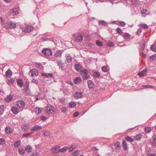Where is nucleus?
I'll return each mask as SVG.
<instances>
[{
  "label": "nucleus",
  "instance_id": "obj_1",
  "mask_svg": "<svg viewBox=\"0 0 156 156\" xmlns=\"http://www.w3.org/2000/svg\"><path fill=\"white\" fill-rule=\"evenodd\" d=\"M88 71L86 69H83L81 71L80 73L81 74L82 78L83 80H86L90 78V76L88 75Z\"/></svg>",
  "mask_w": 156,
  "mask_h": 156
},
{
  "label": "nucleus",
  "instance_id": "obj_2",
  "mask_svg": "<svg viewBox=\"0 0 156 156\" xmlns=\"http://www.w3.org/2000/svg\"><path fill=\"white\" fill-rule=\"evenodd\" d=\"M41 52L42 54L46 56H49L52 54V51L51 49L48 48H44Z\"/></svg>",
  "mask_w": 156,
  "mask_h": 156
},
{
  "label": "nucleus",
  "instance_id": "obj_3",
  "mask_svg": "<svg viewBox=\"0 0 156 156\" xmlns=\"http://www.w3.org/2000/svg\"><path fill=\"white\" fill-rule=\"evenodd\" d=\"M16 105L19 107V108H24L25 105L26 104L24 101L21 100H18L16 102Z\"/></svg>",
  "mask_w": 156,
  "mask_h": 156
},
{
  "label": "nucleus",
  "instance_id": "obj_4",
  "mask_svg": "<svg viewBox=\"0 0 156 156\" xmlns=\"http://www.w3.org/2000/svg\"><path fill=\"white\" fill-rule=\"evenodd\" d=\"M33 27L31 26H28L22 28V30L23 32L29 33L32 31Z\"/></svg>",
  "mask_w": 156,
  "mask_h": 156
},
{
  "label": "nucleus",
  "instance_id": "obj_5",
  "mask_svg": "<svg viewBox=\"0 0 156 156\" xmlns=\"http://www.w3.org/2000/svg\"><path fill=\"white\" fill-rule=\"evenodd\" d=\"M29 87V83L27 82H25V84L24 86V90L26 94L25 95L26 96L30 95V92L28 89Z\"/></svg>",
  "mask_w": 156,
  "mask_h": 156
},
{
  "label": "nucleus",
  "instance_id": "obj_6",
  "mask_svg": "<svg viewBox=\"0 0 156 156\" xmlns=\"http://www.w3.org/2000/svg\"><path fill=\"white\" fill-rule=\"evenodd\" d=\"M29 74L31 75V76L32 77L37 76L38 75V72L35 69H31L30 70Z\"/></svg>",
  "mask_w": 156,
  "mask_h": 156
},
{
  "label": "nucleus",
  "instance_id": "obj_7",
  "mask_svg": "<svg viewBox=\"0 0 156 156\" xmlns=\"http://www.w3.org/2000/svg\"><path fill=\"white\" fill-rule=\"evenodd\" d=\"M59 147L58 146H57L51 149V152L54 154L58 153L60 152Z\"/></svg>",
  "mask_w": 156,
  "mask_h": 156
},
{
  "label": "nucleus",
  "instance_id": "obj_8",
  "mask_svg": "<svg viewBox=\"0 0 156 156\" xmlns=\"http://www.w3.org/2000/svg\"><path fill=\"white\" fill-rule=\"evenodd\" d=\"M18 9L16 8H12L11 10V13L13 16H15L18 14Z\"/></svg>",
  "mask_w": 156,
  "mask_h": 156
},
{
  "label": "nucleus",
  "instance_id": "obj_9",
  "mask_svg": "<svg viewBox=\"0 0 156 156\" xmlns=\"http://www.w3.org/2000/svg\"><path fill=\"white\" fill-rule=\"evenodd\" d=\"M83 39V37L82 36L78 35L75 38L74 41L80 42L82 41Z\"/></svg>",
  "mask_w": 156,
  "mask_h": 156
},
{
  "label": "nucleus",
  "instance_id": "obj_10",
  "mask_svg": "<svg viewBox=\"0 0 156 156\" xmlns=\"http://www.w3.org/2000/svg\"><path fill=\"white\" fill-rule=\"evenodd\" d=\"M83 94L81 92H76L74 94V96L75 98L78 99L82 97Z\"/></svg>",
  "mask_w": 156,
  "mask_h": 156
},
{
  "label": "nucleus",
  "instance_id": "obj_11",
  "mask_svg": "<svg viewBox=\"0 0 156 156\" xmlns=\"http://www.w3.org/2000/svg\"><path fill=\"white\" fill-rule=\"evenodd\" d=\"M75 67L76 70L78 72L80 71V73H81V71L83 70H82V66L80 63L76 64L75 65Z\"/></svg>",
  "mask_w": 156,
  "mask_h": 156
},
{
  "label": "nucleus",
  "instance_id": "obj_12",
  "mask_svg": "<svg viewBox=\"0 0 156 156\" xmlns=\"http://www.w3.org/2000/svg\"><path fill=\"white\" fill-rule=\"evenodd\" d=\"M54 108L53 107L51 106H48L47 108V111L48 114H52L54 112L53 109Z\"/></svg>",
  "mask_w": 156,
  "mask_h": 156
},
{
  "label": "nucleus",
  "instance_id": "obj_13",
  "mask_svg": "<svg viewBox=\"0 0 156 156\" xmlns=\"http://www.w3.org/2000/svg\"><path fill=\"white\" fill-rule=\"evenodd\" d=\"M42 129V126L38 125H36L31 128L30 130L31 131H36L40 130Z\"/></svg>",
  "mask_w": 156,
  "mask_h": 156
},
{
  "label": "nucleus",
  "instance_id": "obj_14",
  "mask_svg": "<svg viewBox=\"0 0 156 156\" xmlns=\"http://www.w3.org/2000/svg\"><path fill=\"white\" fill-rule=\"evenodd\" d=\"M11 110L13 113L15 114L18 113L19 112V109L18 108L15 106H12V108Z\"/></svg>",
  "mask_w": 156,
  "mask_h": 156
},
{
  "label": "nucleus",
  "instance_id": "obj_15",
  "mask_svg": "<svg viewBox=\"0 0 156 156\" xmlns=\"http://www.w3.org/2000/svg\"><path fill=\"white\" fill-rule=\"evenodd\" d=\"M87 83L89 88L90 89H92L94 85V83L91 80H88L87 81Z\"/></svg>",
  "mask_w": 156,
  "mask_h": 156
},
{
  "label": "nucleus",
  "instance_id": "obj_16",
  "mask_svg": "<svg viewBox=\"0 0 156 156\" xmlns=\"http://www.w3.org/2000/svg\"><path fill=\"white\" fill-rule=\"evenodd\" d=\"M77 146L76 144H73L69 147V151L70 152L75 149Z\"/></svg>",
  "mask_w": 156,
  "mask_h": 156
},
{
  "label": "nucleus",
  "instance_id": "obj_17",
  "mask_svg": "<svg viewBox=\"0 0 156 156\" xmlns=\"http://www.w3.org/2000/svg\"><path fill=\"white\" fill-rule=\"evenodd\" d=\"M5 75L8 78H10L12 74V72L9 69H8L5 72Z\"/></svg>",
  "mask_w": 156,
  "mask_h": 156
},
{
  "label": "nucleus",
  "instance_id": "obj_18",
  "mask_svg": "<svg viewBox=\"0 0 156 156\" xmlns=\"http://www.w3.org/2000/svg\"><path fill=\"white\" fill-rule=\"evenodd\" d=\"M147 70L145 69L142 70L141 72L138 73V75L140 77H143L146 74Z\"/></svg>",
  "mask_w": 156,
  "mask_h": 156
},
{
  "label": "nucleus",
  "instance_id": "obj_19",
  "mask_svg": "<svg viewBox=\"0 0 156 156\" xmlns=\"http://www.w3.org/2000/svg\"><path fill=\"white\" fill-rule=\"evenodd\" d=\"M82 81L80 77H77L74 80V82L76 84H77L80 83Z\"/></svg>",
  "mask_w": 156,
  "mask_h": 156
},
{
  "label": "nucleus",
  "instance_id": "obj_20",
  "mask_svg": "<svg viewBox=\"0 0 156 156\" xmlns=\"http://www.w3.org/2000/svg\"><path fill=\"white\" fill-rule=\"evenodd\" d=\"M17 83L18 85L20 87H22L23 86V83L22 79H18L17 80Z\"/></svg>",
  "mask_w": 156,
  "mask_h": 156
},
{
  "label": "nucleus",
  "instance_id": "obj_21",
  "mask_svg": "<svg viewBox=\"0 0 156 156\" xmlns=\"http://www.w3.org/2000/svg\"><path fill=\"white\" fill-rule=\"evenodd\" d=\"M13 131V129L10 127H6L5 128V132L7 133H11Z\"/></svg>",
  "mask_w": 156,
  "mask_h": 156
},
{
  "label": "nucleus",
  "instance_id": "obj_22",
  "mask_svg": "<svg viewBox=\"0 0 156 156\" xmlns=\"http://www.w3.org/2000/svg\"><path fill=\"white\" fill-rule=\"evenodd\" d=\"M15 81V79H10L8 80L7 83L9 85L13 84L14 83Z\"/></svg>",
  "mask_w": 156,
  "mask_h": 156
},
{
  "label": "nucleus",
  "instance_id": "obj_23",
  "mask_svg": "<svg viewBox=\"0 0 156 156\" xmlns=\"http://www.w3.org/2000/svg\"><path fill=\"white\" fill-rule=\"evenodd\" d=\"M35 111L36 114H40L41 113L42 109L39 107H36L35 109Z\"/></svg>",
  "mask_w": 156,
  "mask_h": 156
},
{
  "label": "nucleus",
  "instance_id": "obj_24",
  "mask_svg": "<svg viewBox=\"0 0 156 156\" xmlns=\"http://www.w3.org/2000/svg\"><path fill=\"white\" fill-rule=\"evenodd\" d=\"M35 67L37 68L40 69H42L43 68L42 65L40 63L36 62L35 63Z\"/></svg>",
  "mask_w": 156,
  "mask_h": 156
},
{
  "label": "nucleus",
  "instance_id": "obj_25",
  "mask_svg": "<svg viewBox=\"0 0 156 156\" xmlns=\"http://www.w3.org/2000/svg\"><path fill=\"white\" fill-rule=\"evenodd\" d=\"M57 63L58 66H59V68L62 69L64 67V64L59 61H58Z\"/></svg>",
  "mask_w": 156,
  "mask_h": 156
},
{
  "label": "nucleus",
  "instance_id": "obj_26",
  "mask_svg": "<svg viewBox=\"0 0 156 156\" xmlns=\"http://www.w3.org/2000/svg\"><path fill=\"white\" fill-rule=\"evenodd\" d=\"M141 13L144 17H145L148 15L147 10L145 9H143L142 10Z\"/></svg>",
  "mask_w": 156,
  "mask_h": 156
},
{
  "label": "nucleus",
  "instance_id": "obj_27",
  "mask_svg": "<svg viewBox=\"0 0 156 156\" xmlns=\"http://www.w3.org/2000/svg\"><path fill=\"white\" fill-rule=\"evenodd\" d=\"M9 25L10 28H12L16 26V23H13L12 22H9Z\"/></svg>",
  "mask_w": 156,
  "mask_h": 156
},
{
  "label": "nucleus",
  "instance_id": "obj_28",
  "mask_svg": "<svg viewBox=\"0 0 156 156\" xmlns=\"http://www.w3.org/2000/svg\"><path fill=\"white\" fill-rule=\"evenodd\" d=\"M66 60L69 62H71L72 61V58L70 57L69 54H66Z\"/></svg>",
  "mask_w": 156,
  "mask_h": 156
},
{
  "label": "nucleus",
  "instance_id": "obj_29",
  "mask_svg": "<svg viewBox=\"0 0 156 156\" xmlns=\"http://www.w3.org/2000/svg\"><path fill=\"white\" fill-rule=\"evenodd\" d=\"M43 133L45 136L47 137L48 138L50 136L49 133L47 130H44L43 131Z\"/></svg>",
  "mask_w": 156,
  "mask_h": 156
},
{
  "label": "nucleus",
  "instance_id": "obj_30",
  "mask_svg": "<svg viewBox=\"0 0 156 156\" xmlns=\"http://www.w3.org/2000/svg\"><path fill=\"white\" fill-rule=\"evenodd\" d=\"M142 137V135L141 134H139L135 136H134V137L135 138V140H139L141 139V137Z\"/></svg>",
  "mask_w": 156,
  "mask_h": 156
},
{
  "label": "nucleus",
  "instance_id": "obj_31",
  "mask_svg": "<svg viewBox=\"0 0 156 156\" xmlns=\"http://www.w3.org/2000/svg\"><path fill=\"white\" fill-rule=\"evenodd\" d=\"M25 151L28 152H31L32 151V147L30 146H28L25 148Z\"/></svg>",
  "mask_w": 156,
  "mask_h": 156
},
{
  "label": "nucleus",
  "instance_id": "obj_32",
  "mask_svg": "<svg viewBox=\"0 0 156 156\" xmlns=\"http://www.w3.org/2000/svg\"><path fill=\"white\" fill-rule=\"evenodd\" d=\"M76 106V103L74 102L71 101L69 104V108H74Z\"/></svg>",
  "mask_w": 156,
  "mask_h": 156
},
{
  "label": "nucleus",
  "instance_id": "obj_33",
  "mask_svg": "<svg viewBox=\"0 0 156 156\" xmlns=\"http://www.w3.org/2000/svg\"><path fill=\"white\" fill-rule=\"evenodd\" d=\"M130 35L128 33H125L124 34V35L123 37H124L125 39H129L130 38Z\"/></svg>",
  "mask_w": 156,
  "mask_h": 156
},
{
  "label": "nucleus",
  "instance_id": "obj_34",
  "mask_svg": "<svg viewBox=\"0 0 156 156\" xmlns=\"http://www.w3.org/2000/svg\"><path fill=\"white\" fill-rule=\"evenodd\" d=\"M122 146L125 150H127V145L126 142L124 140H123L122 141Z\"/></svg>",
  "mask_w": 156,
  "mask_h": 156
},
{
  "label": "nucleus",
  "instance_id": "obj_35",
  "mask_svg": "<svg viewBox=\"0 0 156 156\" xmlns=\"http://www.w3.org/2000/svg\"><path fill=\"white\" fill-rule=\"evenodd\" d=\"M93 76L94 77L99 78L100 76V74L98 72H95L93 73Z\"/></svg>",
  "mask_w": 156,
  "mask_h": 156
},
{
  "label": "nucleus",
  "instance_id": "obj_36",
  "mask_svg": "<svg viewBox=\"0 0 156 156\" xmlns=\"http://www.w3.org/2000/svg\"><path fill=\"white\" fill-rule=\"evenodd\" d=\"M20 140H18L16 141L14 144V146L15 147H17L19 146L20 144Z\"/></svg>",
  "mask_w": 156,
  "mask_h": 156
},
{
  "label": "nucleus",
  "instance_id": "obj_37",
  "mask_svg": "<svg viewBox=\"0 0 156 156\" xmlns=\"http://www.w3.org/2000/svg\"><path fill=\"white\" fill-rule=\"evenodd\" d=\"M19 153L21 155H23L25 153V150L23 148H20L19 149Z\"/></svg>",
  "mask_w": 156,
  "mask_h": 156
},
{
  "label": "nucleus",
  "instance_id": "obj_38",
  "mask_svg": "<svg viewBox=\"0 0 156 156\" xmlns=\"http://www.w3.org/2000/svg\"><path fill=\"white\" fill-rule=\"evenodd\" d=\"M61 52L60 51H57L54 54L55 56V57H58L61 56Z\"/></svg>",
  "mask_w": 156,
  "mask_h": 156
},
{
  "label": "nucleus",
  "instance_id": "obj_39",
  "mask_svg": "<svg viewBox=\"0 0 156 156\" xmlns=\"http://www.w3.org/2000/svg\"><path fill=\"white\" fill-rule=\"evenodd\" d=\"M69 148L68 147H65L62 148L61 149H59L60 152H66Z\"/></svg>",
  "mask_w": 156,
  "mask_h": 156
},
{
  "label": "nucleus",
  "instance_id": "obj_40",
  "mask_svg": "<svg viewBox=\"0 0 156 156\" xmlns=\"http://www.w3.org/2000/svg\"><path fill=\"white\" fill-rule=\"evenodd\" d=\"M126 140L130 142H132L134 140L132 139L131 137L129 136H127L126 138Z\"/></svg>",
  "mask_w": 156,
  "mask_h": 156
},
{
  "label": "nucleus",
  "instance_id": "obj_41",
  "mask_svg": "<svg viewBox=\"0 0 156 156\" xmlns=\"http://www.w3.org/2000/svg\"><path fill=\"white\" fill-rule=\"evenodd\" d=\"M151 128L147 127L145 128L144 131L146 133H148L151 131Z\"/></svg>",
  "mask_w": 156,
  "mask_h": 156
},
{
  "label": "nucleus",
  "instance_id": "obj_42",
  "mask_svg": "<svg viewBox=\"0 0 156 156\" xmlns=\"http://www.w3.org/2000/svg\"><path fill=\"white\" fill-rule=\"evenodd\" d=\"M4 106L1 105L0 106V115L2 114L4 112Z\"/></svg>",
  "mask_w": 156,
  "mask_h": 156
},
{
  "label": "nucleus",
  "instance_id": "obj_43",
  "mask_svg": "<svg viewBox=\"0 0 156 156\" xmlns=\"http://www.w3.org/2000/svg\"><path fill=\"white\" fill-rule=\"evenodd\" d=\"M61 110L62 112L64 113L67 112V108L65 106H62V107L61 108Z\"/></svg>",
  "mask_w": 156,
  "mask_h": 156
},
{
  "label": "nucleus",
  "instance_id": "obj_44",
  "mask_svg": "<svg viewBox=\"0 0 156 156\" xmlns=\"http://www.w3.org/2000/svg\"><path fill=\"white\" fill-rule=\"evenodd\" d=\"M29 126L28 125L26 124L22 128V130L25 131H27V129H29Z\"/></svg>",
  "mask_w": 156,
  "mask_h": 156
},
{
  "label": "nucleus",
  "instance_id": "obj_45",
  "mask_svg": "<svg viewBox=\"0 0 156 156\" xmlns=\"http://www.w3.org/2000/svg\"><path fill=\"white\" fill-rule=\"evenodd\" d=\"M149 59L150 60L152 61L156 59V55L154 54L149 57Z\"/></svg>",
  "mask_w": 156,
  "mask_h": 156
},
{
  "label": "nucleus",
  "instance_id": "obj_46",
  "mask_svg": "<svg viewBox=\"0 0 156 156\" xmlns=\"http://www.w3.org/2000/svg\"><path fill=\"white\" fill-rule=\"evenodd\" d=\"M102 70L104 72H106L108 71V69L106 66H104L102 67Z\"/></svg>",
  "mask_w": 156,
  "mask_h": 156
},
{
  "label": "nucleus",
  "instance_id": "obj_47",
  "mask_svg": "<svg viewBox=\"0 0 156 156\" xmlns=\"http://www.w3.org/2000/svg\"><path fill=\"white\" fill-rule=\"evenodd\" d=\"M96 44L99 46H101L103 45L102 42L98 40H97L96 41Z\"/></svg>",
  "mask_w": 156,
  "mask_h": 156
},
{
  "label": "nucleus",
  "instance_id": "obj_48",
  "mask_svg": "<svg viewBox=\"0 0 156 156\" xmlns=\"http://www.w3.org/2000/svg\"><path fill=\"white\" fill-rule=\"evenodd\" d=\"M132 4L135 5H136L138 3V1L137 0H131Z\"/></svg>",
  "mask_w": 156,
  "mask_h": 156
},
{
  "label": "nucleus",
  "instance_id": "obj_49",
  "mask_svg": "<svg viewBox=\"0 0 156 156\" xmlns=\"http://www.w3.org/2000/svg\"><path fill=\"white\" fill-rule=\"evenodd\" d=\"M115 148H117L120 147V143L119 142H116L115 144Z\"/></svg>",
  "mask_w": 156,
  "mask_h": 156
},
{
  "label": "nucleus",
  "instance_id": "obj_50",
  "mask_svg": "<svg viewBox=\"0 0 156 156\" xmlns=\"http://www.w3.org/2000/svg\"><path fill=\"white\" fill-rule=\"evenodd\" d=\"M12 98H13V97H12V96L11 95L9 96L6 98V101L7 102H9L12 99Z\"/></svg>",
  "mask_w": 156,
  "mask_h": 156
},
{
  "label": "nucleus",
  "instance_id": "obj_51",
  "mask_svg": "<svg viewBox=\"0 0 156 156\" xmlns=\"http://www.w3.org/2000/svg\"><path fill=\"white\" fill-rule=\"evenodd\" d=\"M145 46L144 43H141L140 44V50L142 51L144 50V49Z\"/></svg>",
  "mask_w": 156,
  "mask_h": 156
},
{
  "label": "nucleus",
  "instance_id": "obj_52",
  "mask_svg": "<svg viewBox=\"0 0 156 156\" xmlns=\"http://www.w3.org/2000/svg\"><path fill=\"white\" fill-rule=\"evenodd\" d=\"M151 50L154 51H156V47L155 45L153 44L151 45Z\"/></svg>",
  "mask_w": 156,
  "mask_h": 156
},
{
  "label": "nucleus",
  "instance_id": "obj_53",
  "mask_svg": "<svg viewBox=\"0 0 156 156\" xmlns=\"http://www.w3.org/2000/svg\"><path fill=\"white\" fill-rule=\"evenodd\" d=\"M99 24L100 25H105L107 24L106 22L104 21H99L98 22Z\"/></svg>",
  "mask_w": 156,
  "mask_h": 156
},
{
  "label": "nucleus",
  "instance_id": "obj_54",
  "mask_svg": "<svg viewBox=\"0 0 156 156\" xmlns=\"http://www.w3.org/2000/svg\"><path fill=\"white\" fill-rule=\"evenodd\" d=\"M116 31L117 33L120 35H121L122 33V30L119 28H117L116 29Z\"/></svg>",
  "mask_w": 156,
  "mask_h": 156
},
{
  "label": "nucleus",
  "instance_id": "obj_55",
  "mask_svg": "<svg viewBox=\"0 0 156 156\" xmlns=\"http://www.w3.org/2000/svg\"><path fill=\"white\" fill-rule=\"evenodd\" d=\"M5 143V140L3 138L0 139V145H3Z\"/></svg>",
  "mask_w": 156,
  "mask_h": 156
},
{
  "label": "nucleus",
  "instance_id": "obj_56",
  "mask_svg": "<svg viewBox=\"0 0 156 156\" xmlns=\"http://www.w3.org/2000/svg\"><path fill=\"white\" fill-rule=\"evenodd\" d=\"M107 45L109 47H112L114 45V44L112 42L109 41Z\"/></svg>",
  "mask_w": 156,
  "mask_h": 156
},
{
  "label": "nucleus",
  "instance_id": "obj_57",
  "mask_svg": "<svg viewBox=\"0 0 156 156\" xmlns=\"http://www.w3.org/2000/svg\"><path fill=\"white\" fill-rule=\"evenodd\" d=\"M0 24L3 25L4 24V22L3 18L0 16Z\"/></svg>",
  "mask_w": 156,
  "mask_h": 156
},
{
  "label": "nucleus",
  "instance_id": "obj_58",
  "mask_svg": "<svg viewBox=\"0 0 156 156\" xmlns=\"http://www.w3.org/2000/svg\"><path fill=\"white\" fill-rule=\"evenodd\" d=\"M139 26H140L142 27V28L145 29H146L148 28V26L146 24L140 25Z\"/></svg>",
  "mask_w": 156,
  "mask_h": 156
},
{
  "label": "nucleus",
  "instance_id": "obj_59",
  "mask_svg": "<svg viewBox=\"0 0 156 156\" xmlns=\"http://www.w3.org/2000/svg\"><path fill=\"white\" fill-rule=\"evenodd\" d=\"M80 151L79 150H77L76 151H75L73 154V156H77L78 154L79 153Z\"/></svg>",
  "mask_w": 156,
  "mask_h": 156
},
{
  "label": "nucleus",
  "instance_id": "obj_60",
  "mask_svg": "<svg viewBox=\"0 0 156 156\" xmlns=\"http://www.w3.org/2000/svg\"><path fill=\"white\" fill-rule=\"evenodd\" d=\"M120 25L122 26H124L126 25V23L123 21H120L119 22Z\"/></svg>",
  "mask_w": 156,
  "mask_h": 156
},
{
  "label": "nucleus",
  "instance_id": "obj_61",
  "mask_svg": "<svg viewBox=\"0 0 156 156\" xmlns=\"http://www.w3.org/2000/svg\"><path fill=\"white\" fill-rule=\"evenodd\" d=\"M40 119L41 120L44 121L46 119V118L44 116H41V117Z\"/></svg>",
  "mask_w": 156,
  "mask_h": 156
},
{
  "label": "nucleus",
  "instance_id": "obj_62",
  "mask_svg": "<svg viewBox=\"0 0 156 156\" xmlns=\"http://www.w3.org/2000/svg\"><path fill=\"white\" fill-rule=\"evenodd\" d=\"M41 75L42 76H43L44 77H48V74L44 73H41Z\"/></svg>",
  "mask_w": 156,
  "mask_h": 156
},
{
  "label": "nucleus",
  "instance_id": "obj_63",
  "mask_svg": "<svg viewBox=\"0 0 156 156\" xmlns=\"http://www.w3.org/2000/svg\"><path fill=\"white\" fill-rule=\"evenodd\" d=\"M153 139L154 143H156V135L153 136Z\"/></svg>",
  "mask_w": 156,
  "mask_h": 156
},
{
  "label": "nucleus",
  "instance_id": "obj_64",
  "mask_svg": "<svg viewBox=\"0 0 156 156\" xmlns=\"http://www.w3.org/2000/svg\"><path fill=\"white\" fill-rule=\"evenodd\" d=\"M39 154L38 153H34L32 154V156H39Z\"/></svg>",
  "mask_w": 156,
  "mask_h": 156
}]
</instances>
